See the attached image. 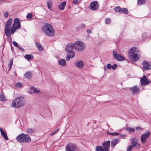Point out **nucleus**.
<instances>
[{
    "instance_id": "nucleus-1",
    "label": "nucleus",
    "mask_w": 151,
    "mask_h": 151,
    "mask_svg": "<svg viewBox=\"0 0 151 151\" xmlns=\"http://www.w3.org/2000/svg\"><path fill=\"white\" fill-rule=\"evenodd\" d=\"M139 52V51L137 48L134 47L130 48L128 52L129 59L132 61L138 60L140 57Z\"/></svg>"
},
{
    "instance_id": "nucleus-2",
    "label": "nucleus",
    "mask_w": 151,
    "mask_h": 151,
    "mask_svg": "<svg viewBox=\"0 0 151 151\" xmlns=\"http://www.w3.org/2000/svg\"><path fill=\"white\" fill-rule=\"evenodd\" d=\"M42 29L47 36L53 37L54 35V29L53 27L49 23H45V25L42 27Z\"/></svg>"
},
{
    "instance_id": "nucleus-3",
    "label": "nucleus",
    "mask_w": 151,
    "mask_h": 151,
    "mask_svg": "<svg viewBox=\"0 0 151 151\" xmlns=\"http://www.w3.org/2000/svg\"><path fill=\"white\" fill-rule=\"evenodd\" d=\"M16 140L20 143L29 142L31 141V139L28 134L22 133L16 138Z\"/></svg>"
},
{
    "instance_id": "nucleus-4",
    "label": "nucleus",
    "mask_w": 151,
    "mask_h": 151,
    "mask_svg": "<svg viewBox=\"0 0 151 151\" xmlns=\"http://www.w3.org/2000/svg\"><path fill=\"white\" fill-rule=\"evenodd\" d=\"M25 104L23 97H19L15 99L13 101L12 106L15 107H19L23 106Z\"/></svg>"
},
{
    "instance_id": "nucleus-5",
    "label": "nucleus",
    "mask_w": 151,
    "mask_h": 151,
    "mask_svg": "<svg viewBox=\"0 0 151 151\" xmlns=\"http://www.w3.org/2000/svg\"><path fill=\"white\" fill-rule=\"evenodd\" d=\"M20 22L19 19L15 18L14 20V23L12 25L11 29V33L13 34L16 30L20 28Z\"/></svg>"
},
{
    "instance_id": "nucleus-6",
    "label": "nucleus",
    "mask_w": 151,
    "mask_h": 151,
    "mask_svg": "<svg viewBox=\"0 0 151 151\" xmlns=\"http://www.w3.org/2000/svg\"><path fill=\"white\" fill-rule=\"evenodd\" d=\"M73 43L74 48L77 51H82L85 49V45L82 42L77 41Z\"/></svg>"
},
{
    "instance_id": "nucleus-7",
    "label": "nucleus",
    "mask_w": 151,
    "mask_h": 151,
    "mask_svg": "<svg viewBox=\"0 0 151 151\" xmlns=\"http://www.w3.org/2000/svg\"><path fill=\"white\" fill-rule=\"evenodd\" d=\"M12 21L11 18H9L7 21L5 26L4 32L6 35L7 37H9L11 35L10 25Z\"/></svg>"
},
{
    "instance_id": "nucleus-8",
    "label": "nucleus",
    "mask_w": 151,
    "mask_h": 151,
    "mask_svg": "<svg viewBox=\"0 0 151 151\" xmlns=\"http://www.w3.org/2000/svg\"><path fill=\"white\" fill-rule=\"evenodd\" d=\"M150 134V132L147 131L142 135L141 137V140L142 144H146L147 141V139L149 137Z\"/></svg>"
},
{
    "instance_id": "nucleus-9",
    "label": "nucleus",
    "mask_w": 151,
    "mask_h": 151,
    "mask_svg": "<svg viewBox=\"0 0 151 151\" xmlns=\"http://www.w3.org/2000/svg\"><path fill=\"white\" fill-rule=\"evenodd\" d=\"M77 146L72 143L68 144L65 147L66 151H75V150H77Z\"/></svg>"
},
{
    "instance_id": "nucleus-10",
    "label": "nucleus",
    "mask_w": 151,
    "mask_h": 151,
    "mask_svg": "<svg viewBox=\"0 0 151 151\" xmlns=\"http://www.w3.org/2000/svg\"><path fill=\"white\" fill-rule=\"evenodd\" d=\"M132 146L136 148H139L140 146L139 144L138 143L137 140L136 138H133L132 139Z\"/></svg>"
},
{
    "instance_id": "nucleus-11",
    "label": "nucleus",
    "mask_w": 151,
    "mask_h": 151,
    "mask_svg": "<svg viewBox=\"0 0 151 151\" xmlns=\"http://www.w3.org/2000/svg\"><path fill=\"white\" fill-rule=\"evenodd\" d=\"M99 4L97 1H94L91 2L90 4V9L95 10L99 8Z\"/></svg>"
},
{
    "instance_id": "nucleus-12",
    "label": "nucleus",
    "mask_w": 151,
    "mask_h": 151,
    "mask_svg": "<svg viewBox=\"0 0 151 151\" xmlns=\"http://www.w3.org/2000/svg\"><path fill=\"white\" fill-rule=\"evenodd\" d=\"M113 54L114 57L117 60L122 61L124 60V58L120 55L118 54L116 51H113Z\"/></svg>"
},
{
    "instance_id": "nucleus-13",
    "label": "nucleus",
    "mask_w": 151,
    "mask_h": 151,
    "mask_svg": "<svg viewBox=\"0 0 151 151\" xmlns=\"http://www.w3.org/2000/svg\"><path fill=\"white\" fill-rule=\"evenodd\" d=\"M140 82L142 85L145 86L150 83V81L147 80L146 78V76H145L141 78Z\"/></svg>"
},
{
    "instance_id": "nucleus-14",
    "label": "nucleus",
    "mask_w": 151,
    "mask_h": 151,
    "mask_svg": "<svg viewBox=\"0 0 151 151\" xmlns=\"http://www.w3.org/2000/svg\"><path fill=\"white\" fill-rule=\"evenodd\" d=\"M110 145V141H107L103 143L102 146L105 151H109Z\"/></svg>"
},
{
    "instance_id": "nucleus-15",
    "label": "nucleus",
    "mask_w": 151,
    "mask_h": 151,
    "mask_svg": "<svg viewBox=\"0 0 151 151\" xmlns=\"http://www.w3.org/2000/svg\"><path fill=\"white\" fill-rule=\"evenodd\" d=\"M130 89L133 94L139 93V88L136 86H134L130 88Z\"/></svg>"
},
{
    "instance_id": "nucleus-16",
    "label": "nucleus",
    "mask_w": 151,
    "mask_h": 151,
    "mask_svg": "<svg viewBox=\"0 0 151 151\" xmlns=\"http://www.w3.org/2000/svg\"><path fill=\"white\" fill-rule=\"evenodd\" d=\"M74 48L73 43H70L68 44L65 47L66 51L68 52H70L72 51Z\"/></svg>"
},
{
    "instance_id": "nucleus-17",
    "label": "nucleus",
    "mask_w": 151,
    "mask_h": 151,
    "mask_svg": "<svg viewBox=\"0 0 151 151\" xmlns=\"http://www.w3.org/2000/svg\"><path fill=\"white\" fill-rule=\"evenodd\" d=\"M84 63L82 61H78L74 65L75 67L81 69L83 68L84 66Z\"/></svg>"
},
{
    "instance_id": "nucleus-18",
    "label": "nucleus",
    "mask_w": 151,
    "mask_h": 151,
    "mask_svg": "<svg viewBox=\"0 0 151 151\" xmlns=\"http://www.w3.org/2000/svg\"><path fill=\"white\" fill-rule=\"evenodd\" d=\"M143 65V69L144 70H147L151 68V66L146 61H144L142 63Z\"/></svg>"
},
{
    "instance_id": "nucleus-19",
    "label": "nucleus",
    "mask_w": 151,
    "mask_h": 151,
    "mask_svg": "<svg viewBox=\"0 0 151 151\" xmlns=\"http://www.w3.org/2000/svg\"><path fill=\"white\" fill-rule=\"evenodd\" d=\"M0 131L1 135L6 140H8L9 139L7 136V134L5 131H4L2 128H0Z\"/></svg>"
},
{
    "instance_id": "nucleus-20",
    "label": "nucleus",
    "mask_w": 151,
    "mask_h": 151,
    "mask_svg": "<svg viewBox=\"0 0 151 151\" xmlns=\"http://www.w3.org/2000/svg\"><path fill=\"white\" fill-rule=\"evenodd\" d=\"M58 64L60 65L64 66L66 65V62L64 59H62L58 61Z\"/></svg>"
},
{
    "instance_id": "nucleus-21",
    "label": "nucleus",
    "mask_w": 151,
    "mask_h": 151,
    "mask_svg": "<svg viewBox=\"0 0 151 151\" xmlns=\"http://www.w3.org/2000/svg\"><path fill=\"white\" fill-rule=\"evenodd\" d=\"M66 2L65 1H63L60 4L58 5V8L61 10H63L66 5Z\"/></svg>"
},
{
    "instance_id": "nucleus-22",
    "label": "nucleus",
    "mask_w": 151,
    "mask_h": 151,
    "mask_svg": "<svg viewBox=\"0 0 151 151\" xmlns=\"http://www.w3.org/2000/svg\"><path fill=\"white\" fill-rule=\"evenodd\" d=\"M118 142V140L116 139H113L111 141V147L115 146Z\"/></svg>"
},
{
    "instance_id": "nucleus-23",
    "label": "nucleus",
    "mask_w": 151,
    "mask_h": 151,
    "mask_svg": "<svg viewBox=\"0 0 151 151\" xmlns=\"http://www.w3.org/2000/svg\"><path fill=\"white\" fill-rule=\"evenodd\" d=\"M47 4L48 8L51 10L50 9L52 6V1L51 0H48L47 1Z\"/></svg>"
},
{
    "instance_id": "nucleus-24",
    "label": "nucleus",
    "mask_w": 151,
    "mask_h": 151,
    "mask_svg": "<svg viewBox=\"0 0 151 151\" xmlns=\"http://www.w3.org/2000/svg\"><path fill=\"white\" fill-rule=\"evenodd\" d=\"M32 75L31 72H27L24 75V76L27 79H29L31 78Z\"/></svg>"
},
{
    "instance_id": "nucleus-25",
    "label": "nucleus",
    "mask_w": 151,
    "mask_h": 151,
    "mask_svg": "<svg viewBox=\"0 0 151 151\" xmlns=\"http://www.w3.org/2000/svg\"><path fill=\"white\" fill-rule=\"evenodd\" d=\"M30 89L31 90L30 91L32 93H38L40 91L39 90L36 89L34 87H30Z\"/></svg>"
},
{
    "instance_id": "nucleus-26",
    "label": "nucleus",
    "mask_w": 151,
    "mask_h": 151,
    "mask_svg": "<svg viewBox=\"0 0 151 151\" xmlns=\"http://www.w3.org/2000/svg\"><path fill=\"white\" fill-rule=\"evenodd\" d=\"M24 58L27 60H31L33 58V57L32 55L30 54H26L24 56Z\"/></svg>"
},
{
    "instance_id": "nucleus-27",
    "label": "nucleus",
    "mask_w": 151,
    "mask_h": 151,
    "mask_svg": "<svg viewBox=\"0 0 151 151\" xmlns=\"http://www.w3.org/2000/svg\"><path fill=\"white\" fill-rule=\"evenodd\" d=\"M36 46L38 49L40 51H42L44 49L42 47V45L38 42H36Z\"/></svg>"
},
{
    "instance_id": "nucleus-28",
    "label": "nucleus",
    "mask_w": 151,
    "mask_h": 151,
    "mask_svg": "<svg viewBox=\"0 0 151 151\" xmlns=\"http://www.w3.org/2000/svg\"><path fill=\"white\" fill-rule=\"evenodd\" d=\"M96 151H105L103 147L101 146H97L96 148Z\"/></svg>"
},
{
    "instance_id": "nucleus-29",
    "label": "nucleus",
    "mask_w": 151,
    "mask_h": 151,
    "mask_svg": "<svg viewBox=\"0 0 151 151\" xmlns=\"http://www.w3.org/2000/svg\"><path fill=\"white\" fill-rule=\"evenodd\" d=\"M26 132L27 133L29 134H32L34 133L35 132L34 129L31 128H29L27 129L26 130Z\"/></svg>"
},
{
    "instance_id": "nucleus-30",
    "label": "nucleus",
    "mask_w": 151,
    "mask_h": 151,
    "mask_svg": "<svg viewBox=\"0 0 151 151\" xmlns=\"http://www.w3.org/2000/svg\"><path fill=\"white\" fill-rule=\"evenodd\" d=\"M145 2V0H138L137 3L139 5L144 4Z\"/></svg>"
},
{
    "instance_id": "nucleus-31",
    "label": "nucleus",
    "mask_w": 151,
    "mask_h": 151,
    "mask_svg": "<svg viewBox=\"0 0 151 151\" xmlns=\"http://www.w3.org/2000/svg\"><path fill=\"white\" fill-rule=\"evenodd\" d=\"M0 100L2 101H6V99L4 95H0Z\"/></svg>"
},
{
    "instance_id": "nucleus-32",
    "label": "nucleus",
    "mask_w": 151,
    "mask_h": 151,
    "mask_svg": "<svg viewBox=\"0 0 151 151\" xmlns=\"http://www.w3.org/2000/svg\"><path fill=\"white\" fill-rule=\"evenodd\" d=\"M115 11L117 12H121V9L119 6L114 8Z\"/></svg>"
},
{
    "instance_id": "nucleus-33",
    "label": "nucleus",
    "mask_w": 151,
    "mask_h": 151,
    "mask_svg": "<svg viewBox=\"0 0 151 151\" xmlns=\"http://www.w3.org/2000/svg\"><path fill=\"white\" fill-rule=\"evenodd\" d=\"M123 12L125 14H127L128 13L127 9L126 8L121 9V12Z\"/></svg>"
},
{
    "instance_id": "nucleus-34",
    "label": "nucleus",
    "mask_w": 151,
    "mask_h": 151,
    "mask_svg": "<svg viewBox=\"0 0 151 151\" xmlns=\"http://www.w3.org/2000/svg\"><path fill=\"white\" fill-rule=\"evenodd\" d=\"M70 54L69 55L70 56L71 58H73L75 56V53L74 51H72L70 52Z\"/></svg>"
},
{
    "instance_id": "nucleus-35",
    "label": "nucleus",
    "mask_w": 151,
    "mask_h": 151,
    "mask_svg": "<svg viewBox=\"0 0 151 151\" xmlns=\"http://www.w3.org/2000/svg\"><path fill=\"white\" fill-rule=\"evenodd\" d=\"M13 63V60L12 59L10 62L8 64V67L9 68V70H10L12 65Z\"/></svg>"
},
{
    "instance_id": "nucleus-36",
    "label": "nucleus",
    "mask_w": 151,
    "mask_h": 151,
    "mask_svg": "<svg viewBox=\"0 0 151 151\" xmlns=\"http://www.w3.org/2000/svg\"><path fill=\"white\" fill-rule=\"evenodd\" d=\"M127 130L130 132H134V129H133L128 127L127 128Z\"/></svg>"
},
{
    "instance_id": "nucleus-37",
    "label": "nucleus",
    "mask_w": 151,
    "mask_h": 151,
    "mask_svg": "<svg viewBox=\"0 0 151 151\" xmlns=\"http://www.w3.org/2000/svg\"><path fill=\"white\" fill-rule=\"evenodd\" d=\"M22 83H17L16 85V86L17 87L21 88L22 87Z\"/></svg>"
},
{
    "instance_id": "nucleus-38",
    "label": "nucleus",
    "mask_w": 151,
    "mask_h": 151,
    "mask_svg": "<svg viewBox=\"0 0 151 151\" xmlns=\"http://www.w3.org/2000/svg\"><path fill=\"white\" fill-rule=\"evenodd\" d=\"M32 13H29L27 15L26 17L27 19H32Z\"/></svg>"
},
{
    "instance_id": "nucleus-39",
    "label": "nucleus",
    "mask_w": 151,
    "mask_h": 151,
    "mask_svg": "<svg viewBox=\"0 0 151 151\" xmlns=\"http://www.w3.org/2000/svg\"><path fill=\"white\" fill-rule=\"evenodd\" d=\"M108 134H110L112 136H117L118 135L119 133L117 132L115 133H109Z\"/></svg>"
},
{
    "instance_id": "nucleus-40",
    "label": "nucleus",
    "mask_w": 151,
    "mask_h": 151,
    "mask_svg": "<svg viewBox=\"0 0 151 151\" xmlns=\"http://www.w3.org/2000/svg\"><path fill=\"white\" fill-rule=\"evenodd\" d=\"M9 15V12H6L4 13V16L5 18H7L8 17Z\"/></svg>"
},
{
    "instance_id": "nucleus-41",
    "label": "nucleus",
    "mask_w": 151,
    "mask_h": 151,
    "mask_svg": "<svg viewBox=\"0 0 151 151\" xmlns=\"http://www.w3.org/2000/svg\"><path fill=\"white\" fill-rule=\"evenodd\" d=\"M59 129H58L56 130L53 131L52 133H51L50 134V136H52L53 134H55L58 131Z\"/></svg>"
},
{
    "instance_id": "nucleus-42",
    "label": "nucleus",
    "mask_w": 151,
    "mask_h": 151,
    "mask_svg": "<svg viewBox=\"0 0 151 151\" xmlns=\"http://www.w3.org/2000/svg\"><path fill=\"white\" fill-rule=\"evenodd\" d=\"M133 147L132 146H129L127 148V151H131Z\"/></svg>"
},
{
    "instance_id": "nucleus-43",
    "label": "nucleus",
    "mask_w": 151,
    "mask_h": 151,
    "mask_svg": "<svg viewBox=\"0 0 151 151\" xmlns=\"http://www.w3.org/2000/svg\"><path fill=\"white\" fill-rule=\"evenodd\" d=\"M110 19L109 18H107L106 19V23L107 24H109L110 22Z\"/></svg>"
},
{
    "instance_id": "nucleus-44",
    "label": "nucleus",
    "mask_w": 151,
    "mask_h": 151,
    "mask_svg": "<svg viewBox=\"0 0 151 151\" xmlns=\"http://www.w3.org/2000/svg\"><path fill=\"white\" fill-rule=\"evenodd\" d=\"M13 45L15 46V47H18V46H19L18 45V43L16 42L15 41H13Z\"/></svg>"
},
{
    "instance_id": "nucleus-45",
    "label": "nucleus",
    "mask_w": 151,
    "mask_h": 151,
    "mask_svg": "<svg viewBox=\"0 0 151 151\" xmlns=\"http://www.w3.org/2000/svg\"><path fill=\"white\" fill-rule=\"evenodd\" d=\"M106 68L108 69H110L111 68V66L110 64H108L106 65Z\"/></svg>"
},
{
    "instance_id": "nucleus-46",
    "label": "nucleus",
    "mask_w": 151,
    "mask_h": 151,
    "mask_svg": "<svg viewBox=\"0 0 151 151\" xmlns=\"http://www.w3.org/2000/svg\"><path fill=\"white\" fill-rule=\"evenodd\" d=\"M119 136L121 137L122 138H124L127 137V135L125 134H119Z\"/></svg>"
},
{
    "instance_id": "nucleus-47",
    "label": "nucleus",
    "mask_w": 151,
    "mask_h": 151,
    "mask_svg": "<svg viewBox=\"0 0 151 151\" xmlns=\"http://www.w3.org/2000/svg\"><path fill=\"white\" fill-rule=\"evenodd\" d=\"M117 66V65L116 64H114L112 66H111V68L113 70H114L116 68Z\"/></svg>"
},
{
    "instance_id": "nucleus-48",
    "label": "nucleus",
    "mask_w": 151,
    "mask_h": 151,
    "mask_svg": "<svg viewBox=\"0 0 151 151\" xmlns=\"http://www.w3.org/2000/svg\"><path fill=\"white\" fill-rule=\"evenodd\" d=\"M70 58H71L70 57V56L69 55H68V56L66 58V60L67 61H69L70 60Z\"/></svg>"
},
{
    "instance_id": "nucleus-49",
    "label": "nucleus",
    "mask_w": 151,
    "mask_h": 151,
    "mask_svg": "<svg viewBox=\"0 0 151 151\" xmlns=\"http://www.w3.org/2000/svg\"><path fill=\"white\" fill-rule=\"evenodd\" d=\"M18 48L22 52L24 51V49L22 47H20L19 46H18Z\"/></svg>"
},
{
    "instance_id": "nucleus-50",
    "label": "nucleus",
    "mask_w": 151,
    "mask_h": 151,
    "mask_svg": "<svg viewBox=\"0 0 151 151\" xmlns=\"http://www.w3.org/2000/svg\"><path fill=\"white\" fill-rule=\"evenodd\" d=\"M78 0H74L73 1V3L74 4H77L78 2Z\"/></svg>"
},
{
    "instance_id": "nucleus-51",
    "label": "nucleus",
    "mask_w": 151,
    "mask_h": 151,
    "mask_svg": "<svg viewBox=\"0 0 151 151\" xmlns=\"http://www.w3.org/2000/svg\"><path fill=\"white\" fill-rule=\"evenodd\" d=\"M81 27L82 28H85L86 27V26L84 24H82L81 25Z\"/></svg>"
},
{
    "instance_id": "nucleus-52",
    "label": "nucleus",
    "mask_w": 151,
    "mask_h": 151,
    "mask_svg": "<svg viewBox=\"0 0 151 151\" xmlns=\"http://www.w3.org/2000/svg\"><path fill=\"white\" fill-rule=\"evenodd\" d=\"M87 32L88 34H91V30H87Z\"/></svg>"
},
{
    "instance_id": "nucleus-53",
    "label": "nucleus",
    "mask_w": 151,
    "mask_h": 151,
    "mask_svg": "<svg viewBox=\"0 0 151 151\" xmlns=\"http://www.w3.org/2000/svg\"><path fill=\"white\" fill-rule=\"evenodd\" d=\"M90 37V35H88V36H87V37L86 38V40H88L89 39V38Z\"/></svg>"
},
{
    "instance_id": "nucleus-54",
    "label": "nucleus",
    "mask_w": 151,
    "mask_h": 151,
    "mask_svg": "<svg viewBox=\"0 0 151 151\" xmlns=\"http://www.w3.org/2000/svg\"><path fill=\"white\" fill-rule=\"evenodd\" d=\"M136 129H140V127H137L136 128Z\"/></svg>"
},
{
    "instance_id": "nucleus-55",
    "label": "nucleus",
    "mask_w": 151,
    "mask_h": 151,
    "mask_svg": "<svg viewBox=\"0 0 151 151\" xmlns=\"http://www.w3.org/2000/svg\"><path fill=\"white\" fill-rule=\"evenodd\" d=\"M104 69H106V67H105Z\"/></svg>"
}]
</instances>
